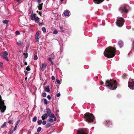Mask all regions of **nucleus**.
I'll return each mask as SVG.
<instances>
[{"label":"nucleus","mask_w":134,"mask_h":134,"mask_svg":"<svg viewBox=\"0 0 134 134\" xmlns=\"http://www.w3.org/2000/svg\"><path fill=\"white\" fill-rule=\"evenodd\" d=\"M115 48L110 46L105 49L103 54L105 57L108 58H111L115 56Z\"/></svg>","instance_id":"obj_1"},{"label":"nucleus","mask_w":134,"mask_h":134,"mask_svg":"<svg viewBox=\"0 0 134 134\" xmlns=\"http://www.w3.org/2000/svg\"><path fill=\"white\" fill-rule=\"evenodd\" d=\"M117 82L116 80L114 81L111 79L106 81L105 85L111 90H115L117 86Z\"/></svg>","instance_id":"obj_2"},{"label":"nucleus","mask_w":134,"mask_h":134,"mask_svg":"<svg viewBox=\"0 0 134 134\" xmlns=\"http://www.w3.org/2000/svg\"><path fill=\"white\" fill-rule=\"evenodd\" d=\"M84 116L86 120L88 122H91L93 121L94 117L91 113H87L84 114Z\"/></svg>","instance_id":"obj_3"},{"label":"nucleus","mask_w":134,"mask_h":134,"mask_svg":"<svg viewBox=\"0 0 134 134\" xmlns=\"http://www.w3.org/2000/svg\"><path fill=\"white\" fill-rule=\"evenodd\" d=\"M6 107L4 105V101L2 99V97L0 95V110L2 113H4Z\"/></svg>","instance_id":"obj_4"},{"label":"nucleus","mask_w":134,"mask_h":134,"mask_svg":"<svg viewBox=\"0 0 134 134\" xmlns=\"http://www.w3.org/2000/svg\"><path fill=\"white\" fill-rule=\"evenodd\" d=\"M124 19L122 17L118 18L116 22V25L119 27H121L124 23Z\"/></svg>","instance_id":"obj_5"},{"label":"nucleus","mask_w":134,"mask_h":134,"mask_svg":"<svg viewBox=\"0 0 134 134\" xmlns=\"http://www.w3.org/2000/svg\"><path fill=\"white\" fill-rule=\"evenodd\" d=\"M88 131L85 129H79L77 131V134H88Z\"/></svg>","instance_id":"obj_6"},{"label":"nucleus","mask_w":134,"mask_h":134,"mask_svg":"<svg viewBox=\"0 0 134 134\" xmlns=\"http://www.w3.org/2000/svg\"><path fill=\"white\" fill-rule=\"evenodd\" d=\"M129 7V6L127 5H125L123 7L120 8L119 10L121 13L124 12L127 13L128 12V9Z\"/></svg>","instance_id":"obj_7"},{"label":"nucleus","mask_w":134,"mask_h":134,"mask_svg":"<svg viewBox=\"0 0 134 134\" xmlns=\"http://www.w3.org/2000/svg\"><path fill=\"white\" fill-rule=\"evenodd\" d=\"M8 54V53L6 51H5L4 52H1L0 54V55L2 58L7 61H8V59L7 56Z\"/></svg>","instance_id":"obj_8"},{"label":"nucleus","mask_w":134,"mask_h":134,"mask_svg":"<svg viewBox=\"0 0 134 134\" xmlns=\"http://www.w3.org/2000/svg\"><path fill=\"white\" fill-rule=\"evenodd\" d=\"M128 87L131 89H134V84L131 81H129L128 83Z\"/></svg>","instance_id":"obj_9"},{"label":"nucleus","mask_w":134,"mask_h":134,"mask_svg":"<svg viewBox=\"0 0 134 134\" xmlns=\"http://www.w3.org/2000/svg\"><path fill=\"white\" fill-rule=\"evenodd\" d=\"M96 4H99L102 2L104 0H93Z\"/></svg>","instance_id":"obj_10"},{"label":"nucleus","mask_w":134,"mask_h":134,"mask_svg":"<svg viewBox=\"0 0 134 134\" xmlns=\"http://www.w3.org/2000/svg\"><path fill=\"white\" fill-rule=\"evenodd\" d=\"M40 34L38 32H37L36 34L35 40L36 42H39L38 36Z\"/></svg>","instance_id":"obj_11"},{"label":"nucleus","mask_w":134,"mask_h":134,"mask_svg":"<svg viewBox=\"0 0 134 134\" xmlns=\"http://www.w3.org/2000/svg\"><path fill=\"white\" fill-rule=\"evenodd\" d=\"M47 66V64L45 63L42 64L41 68V70L43 71L45 70Z\"/></svg>","instance_id":"obj_12"},{"label":"nucleus","mask_w":134,"mask_h":134,"mask_svg":"<svg viewBox=\"0 0 134 134\" xmlns=\"http://www.w3.org/2000/svg\"><path fill=\"white\" fill-rule=\"evenodd\" d=\"M48 116L47 113H45L43 114L41 116L42 119L43 120H44L46 119L48 117Z\"/></svg>","instance_id":"obj_13"},{"label":"nucleus","mask_w":134,"mask_h":134,"mask_svg":"<svg viewBox=\"0 0 134 134\" xmlns=\"http://www.w3.org/2000/svg\"><path fill=\"white\" fill-rule=\"evenodd\" d=\"M51 111L50 109L49 108H47L46 112L48 116H49L51 113Z\"/></svg>","instance_id":"obj_14"},{"label":"nucleus","mask_w":134,"mask_h":134,"mask_svg":"<svg viewBox=\"0 0 134 134\" xmlns=\"http://www.w3.org/2000/svg\"><path fill=\"white\" fill-rule=\"evenodd\" d=\"M118 44L120 48H121L124 45L123 42L121 40L119 41Z\"/></svg>","instance_id":"obj_15"},{"label":"nucleus","mask_w":134,"mask_h":134,"mask_svg":"<svg viewBox=\"0 0 134 134\" xmlns=\"http://www.w3.org/2000/svg\"><path fill=\"white\" fill-rule=\"evenodd\" d=\"M40 19V18L38 17L35 16L34 18V20L35 22L37 23H38L39 22V20Z\"/></svg>","instance_id":"obj_16"},{"label":"nucleus","mask_w":134,"mask_h":134,"mask_svg":"<svg viewBox=\"0 0 134 134\" xmlns=\"http://www.w3.org/2000/svg\"><path fill=\"white\" fill-rule=\"evenodd\" d=\"M44 88L46 91L48 92H50V90L48 85L46 86V87H45Z\"/></svg>","instance_id":"obj_17"},{"label":"nucleus","mask_w":134,"mask_h":134,"mask_svg":"<svg viewBox=\"0 0 134 134\" xmlns=\"http://www.w3.org/2000/svg\"><path fill=\"white\" fill-rule=\"evenodd\" d=\"M70 12L69 11H65L64 14L65 16H68L69 15Z\"/></svg>","instance_id":"obj_18"},{"label":"nucleus","mask_w":134,"mask_h":134,"mask_svg":"<svg viewBox=\"0 0 134 134\" xmlns=\"http://www.w3.org/2000/svg\"><path fill=\"white\" fill-rule=\"evenodd\" d=\"M47 121L51 123L53 122V120L52 118H49L47 119Z\"/></svg>","instance_id":"obj_19"},{"label":"nucleus","mask_w":134,"mask_h":134,"mask_svg":"<svg viewBox=\"0 0 134 134\" xmlns=\"http://www.w3.org/2000/svg\"><path fill=\"white\" fill-rule=\"evenodd\" d=\"M35 16H35L34 15L33 12V11H32L31 15V19L32 20H34V18Z\"/></svg>","instance_id":"obj_20"},{"label":"nucleus","mask_w":134,"mask_h":134,"mask_svg":"<svg viewBox=\"0 0 134 134\" xmlns=\"http://www.w3.org/2000/svg\"><path fill=\"white\" fill-rule=\"evenodd\" d=\"M51 125L49 123H48L46 125V128H48L50 127Z\"/></svg>","instance_id":"obj_21"},{"label":"nucleus","mask_w":134,"mask_h":134,"mask_svg":"<svg viewBox=\"0 0 134 134\" xmlns=\"http://www.w3.org/2000/svg\"><path fill=\"white\" fill-rule=\"evenodd\" d=\"M23 54L24 56V58H26L27 57L28 54L27 53H24Z\"/></svg>","instance_id":"obj_22"},{"label":"nucleus","mask_w":134,"mask_h":134,"mask_svg":"<svg viewBox=\"0 0 134 134\" xmlns=\"http://www.w3.org/2000/svg\"><path fill=\"white\" fill-rule=\"evenodd\" d=\"M42 122V120H39L37 121L38 124L39 125H40L41 124Z\"/></svg>","instance_id":"obj_23"},{"label":"nucleus","mask_w":134,"mask_h":134,"mask_svg":"<svg viewBox=\"0 0 134 134\" xmlns=\"http://www.w3.org/2000/svg\"><path fill=\"white\" fill-rule=\"evenodd\" d=\"M111 123V122H110V121L108 120H107L106 121V122L105 123V124L106 125H107L108 124H109Z\"/></svg>","instance_id":"obj_24"},{"label":"nucleus","mask_w":134,"mask_h":134,"mask_svg":"<svg viewBox=\"0 0 134 134\" xmlns=\"http://www.w3.org/2000/svg\"><path fill=\"white\" fill-rule=\"evenodd\" d=\"M49 116L52 118H53L55 117L54 114H52L51 113L50 114Z\"/></svg>","instance_id":"obj_25"},{"label":"nucleus","mask_w":134,"mask_h":134,"mask_svg":"<svg viewBox=\"0 0 134 134\" xmlns=\"http://www.w3.org/2000/svg\"><path fill=\"white\" fill-rule=\"evenodd\" d=\"M9 21V20H5L3 21V22L4 24H7L8 23Z\"/></svg>","instance_id":"obj_26"},{"label":"nucleus","mask_w":134,"mask_h":134,"mask_svg":"<svg viewBox=\"0 0 134 134\" xmlns=\"http://www.w3.org/2000/svg\"><path fill=\"white\" fill-rule=\"evenodd\" d=\"M44 104H47L48 103V102L46 99L44 98Z\"/></svg>","instance_id":"obj_27"},{"label":"nucleus","mask_w":134,"mask_h":134,"mask_svg":"<svg viewBox=\"0 0 134 134\" xmlns=\"http://www.w3.org/2000/svg\"><path fill=\"white\" fill-rule=\"evenodd\" d=\"M37 120V117L36 116H35L32 119V121L34 122H35Z\"/></svg>","instance_id":"obj_28"},{"label":"nucleus","mask_w":134,"mask_h":134,"mask_svg":"<svg viewBox=\"0 0 134 134\" xmlns=\"http://www.w3.org/2000/svg\"><path fill=\"white\" fill-rule=\"evenodd\" d=\"M21 41H18L17 42V44L18 46H20L21 45Z\"/></svg>","instance_id":"obj_29"},{"label":"nucleus","mask_w":134,"mask_h":134,"mask_svg":"<svg viewBox=\"0 0 134 134\" xmlns=\"http://www.w3.org/2000/svg\"><path fill=\"white\" fill-rule=\"evenodd\" d=\"M8 123H9L10 124H12L13 123V120H9L8 121Z\"/></svg>","instance_id":"obj_30"},{"label":"nucleus","mask_w":134,"mask_h":134,"mask_svg":"<svg viewBox=\"0 0 134 134\" xmlns=\"http://www.w3.org/2000/svg\"><path fill=\"white\" fill-rule=\"evenodd\" d=\"M42 6L41 5H39L38 7V9L39 10H41L42 9Z\"/></svg>","instance_id":"obj_31"},{"label":"nucleus","mask_w":134,"mask_h":134,"mask_svg":"<svg viewBox=\"0 0 134 134\" xmlns=\"http://www.w3.org/2000/svg\"><path fill=\"white\" fill-rule=\"evenodd\" d=\"M20 120H18V121H16V122L15 123V124L17 126V125H18L19 123L20 122Z\"/></svg>","instance_id":"obj_32"},{"label":"nucleus","mask_w":134,"mask_h":134,"mask_svg":"<svg viewBox=\"0 0 134 134\" xmlns=\"http://www.w3.org/2000/svg\"><path fill=\"white\" fill-rule=\"evenodd\" d=\"M42 30L44 32H45L46 31V29L44 27H42Z\"/></svg>","instance_id":"obj_33"},{"label":"nucleus","mask_w":134,"mask_h":134,"mask_svg":"<svg viewBox=\"0 0 134 134\" xmlns=\"http://www.w3.org/2000/svg\"><path fill=\"white\" fill-rule=\"evenodd\" d=\"M6 126V122H4V124L1 126V127L2 128H3L4 127Z\"/></svg>","instance_id":"obj_34"},{"label":"nucleus","mask_w":134,"mask_h":134,"mask_svg":"<svg viewBox=\"0 0 134 134\" xmlns=\"http://www.w3.org/2000/svg\"><path fill=\"white\" fill-rule=\"evenodd\" d=\"M41 130V127H39L37 129V131L38 132H40Z\"/></svg>","instance_id":"obj_35"},{"label":"nucleus","mask_w":134,"mask_h":134,"mask_svg":"<svg viewBox=\"0 0 134 134\" xmlns=\"http://www.w3.org/2000/svg\"><path fill=\"white\" fill-rule=\"evenodd\" d=\"M46 95V93H42V96L43 97H45Z\"/></svg>","instance_id":"obj_36"},{"label":"nucleus","mask_w":134,"mask_h":134,"mask_svg":"<svg viewBox=\"0 0 134 134\" xmlns=\"http://www.w3.org/2000/svg\"><path fill=\"white\" fill-rule=\"evenodd\" d=\"M26 69L28 71H29L30 70V66L29 65L26 68Z\"/></svg>","instance_id":"obj_37"},{"label":"nucleus","mask_w":134,"mask_h":134,"mask_svg":"<svg viewBox=\"0 0 134 134\" xmlns=\"http://www.w3.org/2000/svg\"><path fill=\"white\" fill-rule=\"evenodd\" d=\"M57 31L56 30H55L53 32V34H57Z\"/></svg>","instance_id":"obj_38"},{"label":"nucleus","mask_w":134,"mask_h":134,"mask_svg":"<svg viewBox=\"0 0 134 134\" xmlns=\"http://www.w3.org/2000/svg\"><path fill=\"white\" fill-rule=\"evenodd\" d=\"M132 50H134V40L133 41V43L132 44Z\"/></svg>","instance_id":"obj_39"},{"label":"nucleus","mask_w":134,"mask_h":134,"mask_svg":"<svg viewBox=\"0 0 134 134\" xmlns=\"http://www.w3.org/2000/svg\"><path fill=\"white\" fill-rule=\"evenodd\" d=\"M38 59V57L36 55H35L34 57V59L35 60H37Z\"/></svg>","instance_id":"obj_40"},{"label":"nucleus","mask_w":134,"mask_h":134,"mask_svg":"<svg viewBox=\"0 0 134 134\" xmlns=\"http://www.w3.org/2000/svg\"><path fill=\"white\" fill-rule=\"evenodd\" d=\"M56 81L57 83L60 84V81L58 80V79H56Z\"/></svg>","instance_id":"obj_41"},{"label":"nucleus","mask_w":134,"mask_h":134,"mask_svg":"<svg viewBox=\"0 0 134 134\" xmlns=\"http://www.w3.org/2000/svg\"><path fill=\"white\" fill-rule=\"evenodd\" d=\"M47 98L49 100H50L51 99V96L49 95H48L47 96Z\"/></svg>","instance_id":"obj_42"},{"label":"nucleus","mask_w":134,"mask_h":134,"mask_svg":"<svg viewBox=\"0 0 134 134\" xmlns=\"http://www.w3.org/2000/svg\"><path fill=\"white\" fill-rule=\"evenodd\" d=\"M3 63L2 62H0V67L1 68H2Z\"/></svg>","instance_id":"obj_43"},{"label":"nucleus","mask_w":134,"mask_h":134,"mask_svg":"<svg viewBox=\"0 0 134 134\" xmlns=\"http://www.w3.org/2000/svg\"><path fill=\"white\" fill-rule=\"evenodd\" d=\"M16 34L17 35H19L20 34L19 32L18 31H16L15 32Z\"/></svg>","instance_id":"obj_44"},{"label":"nucleus","mask_w":134,"mask_h":134,"mask_svg":"<svg viewBox=\"0 0 134 134\" xmlns=\"http://www.w3.org/2000/svg\"><path fill=\"white\" fill-rule=\"evenodd\" d=\"M42 124L43 125H45L46 124V121H43V122H42Z\"/></svg>","instance_id":"obj_45"},{"label":"nucleus","mask_w":134,"mask_h":134,"mask_svg":"<svg viewBox=\"0 0 134 134\" xmlns=\"http://www.w3.org/2000/svg\"><path fill=\"white\" fill-rule=\"evenodd\" d=\"M24 72H25V74L26 76L29 73V72L27 71H25Z\"/></svg>","instance_id":"obj_46"},{"label":"nucleus","mask_w":134,"mask_h":134,"mask_svg":"<svg viewBox=\"0 0 134 134\" xmlns=\"http://www.w3.org/2000/svg\"><path fill=\"white\" fill-rule=\"evenodd\" d=\"M43 23H39V26H42V25H43Z\"/></svg>","instance_id":"obj_47"},{"label":"nucleus","mask_w":134,"mask_h":134,"mask_svg":"<svg viewBox=\"0 0 134 134\" xmlns=\"http://www.w3.org/2000/svg\"><path fill=\"white\" fill-rule=\"evenodd\" d=\"M51 79L52 80H55V77L54 76H52L51 77Z\"/></svg>","instance_id":"obj_48"},{"label":"nucleus","mask_w":134,"mask_h":134,"mask_svg":"<svg viewBox=\"0 0 134 134\" xmlns=\"http://www.w3.org/2000/svg\"><path fill=\"white\" fill-rule=\"evenodd\" d=\"M60 93H58L57 94L56 96L57 97H59L60 96Z\"/></svg>","instance_id":"obj_49"},{"label":"nucleus","mask_w":134,"mask_h":134,"mask_svg":"<svg viewBox=\"0 0 134 134\" xmlns=\"http://www.w3.org/2000/svg\"><path fill=\"white\" fill-rule=\"evenodd\" d=\"M17 126L15 125V127H14V131H15L16 129H17Z\"/></svg>","instance_id":"obj_50"},{"label":"nucleus","mask_w":134,"mask_h":134,"mask_svg":"<svg viewBox=\"0 0 134 134\" xmlns=\"http://www.w3.org/2000/svg\"><path fill=\"white\" fill-rule=\"evenodd\" d=\"M41 2V0H38L37 2L38 4H40Z\"/></svg>","instance_id":"obj_51"},{"label":"nucleus","mask_w":134,"mask_h":134,"mask_svg":"<svg viewBox=\"0 0 134 134\" xmlns=\"http://www.w3.org/2000/svg\"><path fill=\"white\" fill-rule=\"evenodd\" d=\"M13 132V131H10L9 132V134H12Z\"/></svg>","instance_id":"obj_52"},{"label":"nucleus","mask_w":134,"mask_h":134,"mask_svg":"<svg viewBox=\"0 0 134 134\" xmlns=\"http://www.w3.org/2000/svg\"><path fill=\"white\" fill-rule=\"evenodd\" d=\"M126 75L125 74H124L122 76V77H123L124 79H125V78L126 77Z\"/></svg>","instance_id":"obj_53"},{"label":"nucleus","mask_w":134,"mask_h":134,"mask_svg":"<svg viewBox=\"0 0 134 134\" xmlns=\"http://www.w3.org/2000/svg\"><path fill=\"white\" fill-rule=\"evenodd\" d=\"M49 61L51 62L52 61V59L51 58H49L48 59Z\"/></svg>","instance_id":"obj_54"},{"label":"nucleus","mask_w":134,"mask_h":134,"mask_svg":"<svg viewBox=\"0 0 134 134\" xmlns=\"http://www.w3.org/2000/svg\"><path fill=\"white\" fill-rule=\"evenodd\" d=\"M38 14H39V15H40V16H42V13H41V12H38Z\"/></svg>","instance_id":"obj_55"},{"label":"nucleus","mask_w":134,"mask_h":134,"mask_svg":"<svg viewBox=\"0 0 134 134\" xmlns=\"http://www.w3.org/2000/svg\"><path fill=\"white\" fill-rule=\"evenodd\" d=\"M54 121H56L57 120V118H56L55 117H54Z\"/></svg>","instance_id":"obj_56"},{"label":"nucleus","mask_w":134,"mask_h":134,"mask_svg":"<svg viewBox=\"0 0 134 134\" xmlns=\"http://www.w3.org/2000/svg\"><path fill=\"white\" fill-rule=\"evenodd\" d=\"M51 63L52 64V65H53L54 64V63H53V62H52V61H51Z\"/></svg>","instance_id":"obj_57"},{"label":"nucleus","mask_w":134,"mask_h":134,"mask_svg":"<svg viewBox=\"0 0 134 134\" xmlns=\"http://www.w3.org/2000/svg\"><path fill=\"white\" fill-rule=\"evenodd\" d=\"M24 64L25 65H27V63L26 62H24Z\"/></svg>","instance_id":"obj_58"},{"label":"nucleus","mask_w":134,"mask_h":134,"mask_svg":"<svg viewBox=\"0 0 134 134\" xmlns=\"http://www.w3.org/2000/svg\"><path fill=\"white\" fill-rule=\"evenodd\" d=\"M103 83L104 82L103 81H102L101 84V85H102Z\"/></svg>","instance_id":"obj_59"},{"label":"nucleus","mask_w":134,"mask_h":134,"mask_svg":"<svg viewBox=\"0 0 134 134\" xmlns=\"http://www.w3.org/2000/svg\"><path fill=\"white\" fill-rule=\"evenodd\" d=\"M39 4H40V5H41L42 6V5H43V3H41V4H40V3Z\"/></svg>","instance_id":"obj_60"},{"label":"nucleus","mask_w":134,"mask_h":134,"mask_svg":"<svg viewBox=\"0 0 134 134\" xmlns=\"http://www.w3.org/2000/svg\"><path fill=\"white\" fill-rule=\"evenodd\" d=\"M17 2H19L20 1V0H16Z\"/></svg>","instance_id":"obj_61"},{"label":"nucleus","mask_w":134,"mask_h":134,"mask_svg":"<svg viewBox=\"0 0 134 134\" xmlns=\"http://www.w3.org/2000/svg\"><path fill=\"white\" fill-rule=\"evenodd\" d=\"M61 31L62 32H64V30H61Z\"/></svg>","instance_id":"obj_62"},{"label":"nucleus","mask_w":134,"mask_h":134,"mask_svg":"<svg viewBox=\"0 0 134 134\" xmlns=\"http://www.w3.org/2000/svg\"><path fill=\"white\" fill-rule=\"evenodd\" d=\"M36 14H34V15L35 16H36Z\"/></svg>","instance_id":"obj_63"},{"label":"nucleus","mask_w":134,"mask_h":134,"mask_svg":"<svg viewBox=\"0 0 134 134\" xmlns=\"http://www.w3.org/2000/svg\"><path fill=\"white\" fill-rule=\"evenodd\" d=\"M27 79V77H25V80H26Z\"/></svg>","instance_id":"obj_64"}]
</instances>
